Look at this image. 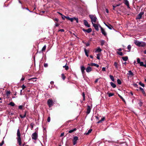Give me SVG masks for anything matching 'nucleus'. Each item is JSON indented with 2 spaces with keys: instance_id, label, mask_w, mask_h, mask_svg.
I'll use <instances>...</instances> for the list:
<instances>
[{
  "instance_id": "obj_60",
  "label": "nucleus",
  "mask_w": 146,
  "mask_h": 146,
  "mask_svg": "<svg viewBox=\"0 0 146 146\" xmlns=\"http://www.w3.org/2000/svg\"><path fill=\"white\" fill-rule=\"evenodd\" d=\"M64 30H63V29H60V30L59 31H61V32H64Z\"/></svg>"
},
{
  "instance_id": "obj_26",
  "label": "nucleus",
  "mask_w": 146,
  "mask_h": 146,
  "mask_svg": "<svg viewBox=\"0 0 146 146\" xmlns=\"http://www.w3.org/2000/svg\"><path fill=\"white\" fill-rule=\"evenodd\" d=\"M76 129L75 128H74L72 130H69L68 131V133H71L73 132L76 131Z\"/></svg>"
},
{
  "instance_id": "obj_7",
  "label": "nucleus",
  "mask_w": 146,
  "mask_h": 146,
  "mask_svg": "<svg viewBox=\"0 0 146 146\" xmlns=\"http://www.w3.org/2000/svg\"><path fill=\"white\" fill-rule=\"evenodd\" d=\"M144 12H141L140 13L137 15L136 17L137 19H140L142 17V15L144 14Z\"/></svg>"
},
{
  "instance_id": "obj_27",
  "label": "nucleus",
  "mask_w": 146,
  "mask_h": 146,
  "mask_svg": "<svg viewBox=\"0 0 146 146\" xmlns=\"http://www.w3.org/2000/svg\"><path fill=\"white\" fill-rule=\"evenodd\" d=\"M110 79L112 81L114 82V78L113 76L110 75Z\"/></svg>"
},
{
  "instance_id": "obj_52",
  "label": "nucleus",
  "mask_w": 146,
  "mask_h": 146,
  "mask_svg": "<svg viewBox=\"0 0 146 146\" xmlns=\"http://www.w3.org/2000/svg\"><path fill=\"white\" fill-rule=\"evenodd\" d=\"M85 44L87 46H89L90 45V44L89 43H85Z\"/></svg>"
},
{
  "instance_id": "obj_33",
  "label": "nucleus",
  "mask_w": 146,
  "mask_h": 146,
  "mask_svg": "<svg viewBox=\"0 0 146 146\" xmlns=\"http://www.w3.org/2000/svg\"><path fill=\"white\" fill-rule=\"evenodd\" d=\"M9 105H11L12 106H14L15 105L14 103L12 102H10V103L9 104Z\"/></svg>"
},
{
  "instance_id": "obj_12",
  "label": "nucleus",
  "mask_w": 146,
  "mask_h": 146,
  "mask_svg": "<svg viewBox=\"0 0 146 146\" xmlns=\"http://www.w3.org/2000/svg\"><path fill=\"white\" fill-rule=\"evenodd\" d=\"M83 21L84 25H85V26H86L88 27H90V25L88 24V22L86 20H84Z\"/></svg>"
},
{
  "instance_id": "obj_4",
  "label": "nucleus",
  "mask_w": 146,
  "mask_h": 146,
  "mask_svg": "<svg viewBox=\"0 0 146 146\" xmlns=\"http://www.w3.org/2000/svg\"><path fill=\"white\" fill-rule=\"evenodd\" d=\"M92 24L93 25V26L95 28V30L97 31H98L99 30V27L100 28V26H101L99 24L97 23V24L94 23Z\"/></svg>"
},
{
  "instance_id": "obj_20",
  "label": "nucleus",
  "mask_w": 146,
  "mask_h": 146,
  "mask_svg": "<svg viewBox=\"0 0 146 146\" xmlns=\"http://www.w3.org/2000/svg\"><path fill=\"white\" fill-rule=\"evenodd\" d=\"M140 42V41H139L137 40H135L134 41V43L136 45L138 46L139 45V44Z\"/></svg>"
},
{
  "instance_id": "obj_3",
  "label": "nucleus",
  "mask_w": 146,
  "mask_h": 146,
  "mask_svg": "<svg viewBox=\"0 0 146 146\" xmlns=\"http://www.w3.org/2000/svg\"><path fill=\"white\" fill-rule=\"evenodd\" d=\"M32 137L33 139L36 140L38 137V134L36 132L33 133L32 135Z\"/></svg>"
},
{
  "instance_id": "obj_22",
  "label": "nucleus",
  "mask_w": 146,
  "mask_h": 146,
  "mask_svg": "<svg viewBox=\"0 0 146 146\" xmlns=\"http://www.w3.org/2000/svg\"><path fill=\"white\" fill-rule=\"evenodd\" d=\"M84 52L86 55L87 57L88 56V53H89V51L87 50L86 48L84 49Z\"/></svg>"
},
{
  "instance_id": "obj_24",
  "label": "nucleus",
  "mask_w": 146,
  "mask_h": 146,
  "mask_svg": "<svg viewBox=\"0 0 146 146\" xmlns=\"http://www.w3.org/2000/svg\"><path fill=\"white\" fill-rule=\"evenodd\" d=\"M111 86L113 88H115L116 87V86L115 84L112 82L110 83Z\"/></svg>"
},
{
  "instance_id": "obj_18",
  "label": "nucleus",
  "mask_w": 146,
  "mask_h": 146,
  "mask_svg": "<svg viewBox=\"0 0 146 146\" xmlns=\"http://www.w3.org/2000/svg\"><path fill=\"white\" fill-rule=\"evenodd\" d=\"M27 113V111H25V112L24 114L23 115H20V117L22 118H23L25 117H26V115Z\"/></svg>"
},
{
  "instance_id": "obj_2",
  "label": "nucleus",
  "mask_w": 146,
  "mask_h": 146,
  "mask_svg": "<svg viewBox=\"0 0 146 146\" xmlns=\"http://www.w3.org/2000/svg\"><path fill=\"white\" fill-rule=\"evenodd\" d=\"M89 17L91 19V21L92 24L96 23L97 22V18L96 16L90 15H89Z\"/></svg>"
},
{
  "instance_id": "obj_38",
  "label": "nucleus",
  "mask_w": 146,
  "mask_h": 146,
  "mask_svg": "<svg viewBox=\"0 0 146 146\" xmlns=\"http://www.w3.org/2000/svg\"><path fill=\"white\" fill-rule=\"evenodd\" d=\"M10 94V92L9 91H7L6 92V94L7 96H9Z\"/></svg>"
},
{
  "instance_id": "obj_30",
  "label": "nucleus",
  "mask_w": 146,
  "mask_h": 146,
  "mask_svg": "<svg viewBox=\"0 0 146 146\" xmlns=\"http://www.w3.org/2000/svg\"><path fill=\"white\" fill-rule=\"evenodd\" d=\"M114 65L115 67V68L117 69L118 68L117 64L116 62H115L114 63Z\"/></svg>"
},
{
  "instance_id": "obj_46",
  "label": "nucleus",
  "mask_w": 146,
  "mask_h": 146,
  "mask_svg": "<svg viewBox=\"0 0 146 146\" xmlns=\"http://www.w3.org/2000/svg\"><path fill=\"white\" fill-rule=\"evenodd\" d=\"M4 143V141L3 140L1 143H0V146H2Z\"/></svg>"
},
{
  "instance_id": "obj_8",
  "label": "nucleus",
  "mask_w": 146,
  "mask_h": 146,
  "mask_svg": "<svg viewBox=\"0 0 146 146\" xmlns=\"http://www.w3.org/2000/svg\"><path fill=\"white\" fill-rule=\"evenodd\" d=\"M127 75H128V77H131L133 76L134 74L131 70L128 71V73H127Z\"/></svg>"
},
{
  "instance_id": "obj_21",
  "label": "nucleus",
  "mask_w": 146,
  "mask_h": 146,
  "mask_svg": "<svg viewBox=\"0 0 146 146\" xmlns=\"http://www.w3.org/2000/svg\"><path fill=\"white\" fill-rule=\"evenodd\" d=\"M102 51V49L100 48V47H98L96 49V51H95V52H100Z\"/></svg>"
},
{
  "instance_id": "obj_31",
  "label": "nucleus",
  "mask_w": 146,
  "mask_h": 146,
  "mask_svg": "<svg viewBox=\"0 0 146 146\" xmlns=\"http://www.w3.org/2000/svg\"><path fill=\"white\" fill-rule=\"evenodd\" d=\"M36 78H31L29 79V80L30 81L31 80H32L33 81H36Z\"/></svg>"
},
{
  "instance_id": "obj_40",
  "label": "nucleus",
  "mask_w": 146,
  "mask_h": 146,
  "mask_svg": "<svg viewBox=\"0 0 146 146\" xmlns=\"http://www.w3.org/2000/svg\"><path fill=\"white\" fill-rule=\"evenodd\" d=\"M92 131V129H90L89 130H88V132L87 133H86V135L88 134L89 133H90Z\"/></svg>"
},
{
  "instance_id": "obj_1",
  "label": "nucleus",
  "mask_w": 146,
  "mask_h": 146,
  "mask_svg": "<svg viewBox=\"0 0 146 146\" xmlns=\"http://www.w3.org/2000/svg\"><path fill=\"white\" fill-rule=\"evenodd\" d=\"M17 142L19 143V145H21V133L19 129H18L17 131Z\"/></svg>"
},
{
  "instance_id": "obj_37",
  "label": "nucleus",
  "mask_w": 146,
  "mask_h": 146,
  "mask_svg": "<svg viewBox=\"0 0 146 146\" xmlns=\"http://www.w3.org/2000/svg\"><path fill=\"white\" fill-rule=\"evenodd\" d=\"M127 48L129 50V52L131 48V46L130 45H129L127 46Z\"/></svg>"
},
{
  "instance_id": "obj_62",
  "label": "nucleus",
  "mask_w": 146,
  "mask_h": 146,
  "mask_svg": "<svg viewBox=\"0 0 146 146\" xmlns=\"http://www.w3.org/2000/svg\"><path fill=\"white\" fill-rule=\"evenodd\" d=\"M25 80V78H24L22 77L21 79V81H23Z\"/></svg>"
},
{
  "instance_id": "obj_35",
  "label": "nucleus",
  "mask_w": 146,
  "mask_h": 146,
  "mask_svg": "<svg viewBox=\"0 0 146 146\" xmlns=\"http://www.w3.org/2000/svg\"><path fill=\"white\" fill-rule=\"evenodd\" d=\"M63 67L64 68H65V70H68V66H67L66 65H65V66H63Z\"/></svg>"
},
{
  "instance_id": "obj_25",
  "label": "nucleus",
  "mask_w": 146,
  "mask_h": 146,
  "mask_svg": "<svg viewBox=\"0 0 146 146\" xmlns=\"http://www.w3.org/2000/svg\"><path fill=\"white\" fill-rule=\"evenodd\" d=\"M123 60L124 61H126L128 59V57L126 56L125 57H123L122 58Z\"/></svg>"
},
{
  "instance_id": "obj_9",
  "label": "nucleus",
  "mask_w": 146,
  "mask_h": 146,
  "mask_svg": "<svg viewBox=\"0 0 146 146\" xmlns=\"http://www.w3.org/2000/svg\"><path fill=\"white\" fill-rule=\"evenodd\" d=\"M74 20L76 21V22L77 23H78V18H75V17L70 18V21L71 22H72Z\"/></svg>"
},
{
  "instance_id": "obj_47",
  "label": "nucleus",
  "mask_w": 146,
  "mask_h": 146,
  "mask_svg": "<svg viewBox=\"0 0 146 146\" xmlns=\"http://www.w3.org/2000/svg\"><path fill=\"white\" fill-rule=\"evenodd\" d=\"M137 62L138 63H139L141 62L140 59L139 58H137Z\"/></svg>"
},
{
  "instance_id": "obj_15",
  "label": "nucleus",
  "mask_w": 146,
  "mask_h": 146,
  "mask_svg": "<svg viewBox=\"0 0 146 146\" xmlns=\"http://www.w3.org/2000/svg\"><path fill=\"white\" fill-rule=\"evenodd\" d=\"M81 72L83 74L84 73V70L85 69V68L84 67V66H82L81 67Z\"/></svg>"
},
{
  "instance_id": "obj_23",
  "label": "nucleus",
  "mask_w": 146,
  "mask_h": 146,
  "mask_svg": "<svg viewBox=\"0 0 146 146\" xmlns=\"http://www.w3.org/2000/svg\"><path fill=\"white\" fill-rule=\"evenodd\" d=\"M125 4L127 6L128 8L129 7V4L128 1L127 0H125Z\"/></svg>"
},
{
  "instance_id": "obj_48",
  "label": "nucleus",
  "mask_w": 146,
  "mask_h": 146,
  "mask_svg": "<svg viewBox=\"0 0 146 146\" xmlns=\"http://www.w3.org/2000/svg\"><path fill=\"white\" fill-rule=\"evenodd\" d=\"M50 117H49L47 119V121L48 122H50Z\"/></svg>"
},
{
  "instance_id": "obj_44",
  "label": "nucleus",
  "mask_w": 146,
  "mask_h": 146,
  "mask_svg": "<svg viewBox=\"0 0 146 146\" xmlns=\"http://www.w3.org/2000/svg\"><path fill=\"white\" fill-rule=\"evenodd\" d=\"M100 54H98L97 55V58L98 60H99L100 59Z\"/></svg>"
},
{
  "instance_id": "obj_59",
  "label": "nucleus",
  "mask_w": 146,
  "mask_h": 146,
  "mask_svg": "<svg viewBox=\"0 0 146 146\" xmlns=\"http://www.w3.org/2000/svg\"><path fill=\"white\" fill-rule=\"evenodd\" d=\"M54 21H58V19L57 18H55L54 19Z\"/></svg>"
},
{
  "instance_id": "obj_39",
  "label": "nucleus",
  "mask_w": 146,
  "mask_h": 146,
  "mask_svg": "<svg viewBox=\"0 0 146 146\" xmlns=\"http://www.w3.org/2000/svg\"><path fill=\"white\" fill-rule=\"evenodd\" d=\"M46 45H44V46L43 47V48L42 49V51H43L44 50H45L46 48Z\"/></svg>"
},
{
  "instance_id": "obj_5",
  "label": "nucleus",
  "mask_w": 146,
  "mask_h": 146,
  "mask_svg": "<svg viewBox=\"0 0 146 146\" xmlns=\"http://www.w3.org/2000/svg\"><path fill=\"white\" fill-rule=\"evenodd\" d=\"M47 103L49 107H51L53 105V101L51 99L48 100L47 101Z\"/></svg>"
},
{
  "instance_id": "obj_28",
  "label": "nucleus",
  "mask_w": 146,
  "mask_h": 146,
  "mask_svg": "<svg viewBox=\"0 0 146 146\" xmlns=\"http://www.w3.org/2000/svg\"><path fill=\"white\" fill-rule=\"evenodd\" d=\"M139 89L141 90L142 93L143 94H144V95L145 94V92L143 88H142L141 87H140Z\"/></svg>"
},
{
  "instance_id": "obj_58",
  "label": "nucleus",
  "mask_w": 146,
  "mask_h": 146,
  "mask_svg": "<svg viewBox=\"0 0 146 146\" xmlns=\"http://www.w3.org/2000/svg\"><path fill=\"white\" fill-rule=\"evenodd\" d=\"M98 80H99V79L98 78V79H97L95 81V83H96L98 81Z\"/></svg>"
},
{
  "instance_id": "obj_19",
  "label": "nucleus",
  "mask_w": 146,
  "mask_h": 146,
  "mask_svg": "<svg viewBox=\"0 0 146 146\" xmlns=\"http://www.w3.org/2000/svg\"><path fill=\"white\" fill-rule=\"evenodd\" d=\"M90 65L91 66H94L97 67H98L99 66V65L98 64L93 63H90Z\"/></svg>"
},
{
  "instance_id": "obj_14",
  "label": "nucleus",
  "mask_w": 146,
  "mask_h": 146,
  "mask_svg": "<svg viewBox=\"0 0 146 146\" xmlns=\"http://www.w3.org/2000/svg\"><path fill=\"white\" fill-rule=\"evenodd\" d=\"M91 108L90 106H88L86 111V113H87V114H89L90 113L91 111Z\"/></svg>"
},
{
  "instance_id": "obj_50",
  "label": "nucleus",
  "mask_w": 146,
  "mask_h": 146,
  "mask_svg": "<svg viewBox=\"0 0 146 146\" xmlns=\"http://www.w3.org/2000/svg\"><path fill=\"white\" fill-rule=\"evenodd\" d=\"M23 107L22 106H19V108L20 109H22Z\"/></svg>"
},
{
  "instance_id": "obj_13",
  "label": "nucleus",
  "mask_w": 146,
  "mask_h": 146,
  "mask_svg": "<svg viewBox=\"0 0 146 146\" xmlns=\"http://www.w3.org/2000/svg\"><path fill=\"white\" fill-rule=\"evenodd\" d=\"M83 31H84L85 32H86L87 33H89L92 31V29L91 28H89L87 30H85L84 29H83Z\"/></svg>"
},
{
  "instance_id": "obj_53",
  "label": "nucleus",
  "mask_w": 146,
  "mask_h": 146,
  "mask_svg": "<svg viewBox=\"0 0 146 146\" xmlns=\"http://www.w3.org/2000/svg\"><path fill=\"white\" fill-rule=\"evenodd\" d=\"M23 89H24L25 88L26 86L24 85H23L22 86Z\"/></svg>"
},
{
  "instance_id": "obj_63",
  "label": "nucleus",
  "mask_w": 146,
  "mask_h": 146,
  "mask_svg": "<svg viewBox=\"0 0 146 146\" xmlns=\"http://www.w3.org/2000/svg\"><path fill=\"white\" fill-rule=\"evenodd\" d=\"M102 122V121L100 120V121H99L98 122H97V123H100Z\"/></svg>"
},
{
  "instance_id": "obj_36",
  "label": "nucleus",
  "mask_w": 146,
  "mask_h": 146,
  "mask_svg": "<svg viewBox=\"0 0 146 146\" xmlns=\"http://www.w3.org/2000/svg\"><path fill=\"white\" fill-rule=\"evenodd\" d=\"M117 83L119 84H120L121 83V81L119 79H118L117 80Z\"/></svg>"
},
{
  "instance_id": "obj_61",
  "label": "nucleus",
  "mask_w": 146,
  "mask_h": 146,
  "mask_svg": "<svg viewBox=\"0 0 146 146\" xmlns=\"http://www.w3.org/2000/svg\"><path fill=\"white\" fill-rule=\"evenodd\" d=\"M64 135V133H62L61 134L60 136V137H62V136H63Z\"/></svg>"
},
{
  "instance_id": "obj_64",
  "label": "nucleus",
  "mask_w": 146,
  "mask_h": 146,
  "mask_svg": "<svg viewBox=\"0 0 146 146\" xmlns=\"http://www.w3.org/2000/svg\"><path fill=\"white\" fill-rule=\"evenodd\" d=\"M55 25L56 27H58V26L59 25L58 24H57V23H55Z\"/></svg>"
},
{
  "instance_id": "obj_6",
  "label": "nucleus",
  "mask_w": 146,
  "mask_h": 146,
  "mask_svg": "<svg viewBox=\"0 0 146 146\" xmlns=\"http://www.w3.org/2000/svg\"><path fill=\"white\" fill-rule=\"evenodd\" d=\"M78 140V137L76 136H74L73 139V143L74 145H76L77 143V141Z\"/></svg>"
},
{
  "instance_id": "obj_16",
  "label": "nucleus",
  "mask_w": 146,
  "mask_h": 146,
  "mask_svg": "<svg viewBox=\"0 0 146 146\" xmlns=\"http://www.w3.org/2000/svg\"><path fill=\"white\" fill-rule=\"evenodd\" d=\"M87 72H89L92 71V68L90 66L88 67L86 69Z\"/></svg>"
},
{
  "instance_id": "obj_32",
  "label": "nucleus",
  "mask_w": 146,
  "mask_h": 146,
  "mask_svg": "<svg viewBox=\"0 0 146 146\" xmlns=\"http://www.w3.org/2000/svg\"><path fill=\"white\" fill-rule=\"evenodd\" d=\"M108 96L109 97H110L111 96H112L114 95V94L113 93H108Z\"/></svg>"
},
{
  "instance_id": "obj_11",
  "label": "nucleus",
  "mask_w": 146,
  "mask_h": 146,
  "mask_svg": "<svg viewBox=\"0 0 146 146\" xmlns=\"http://www.w3.org/2000/svg\"><path fill=\"white\" fill-rule=\"evenodd\" d=\"M100 28L101 29V32L105 36H106L107 35V33H106L105 30L101 26H100Z\"/></svg>"
},
{
  "instance_id": "obj_17",
  "label": "nucleus",
  "mask_w": 146,
  "mask_h": 146,
  "mask_svg": "<svg viewBox=\"0 0 146 146\" xmlns=\"http://www.w3.org/2000/svg\"><path fill=\"white\" fill-rule=\"evenodd\" d=\"M111 30L113 28V27L111 25L109 24L108 25L106 24L105 23H104Z\"/></svg>"
},
{
  "instance_id": "obj_57",
  "label": "nucleus",
  "mask_w": 146,
  "mask_h": 146,
  "mask_svg": "<svg viewBox=\"0 0 146 146\" xmlns=\"http://www.w3.org/2000/svg\"><path fill=\"white\" fill-rule=\"evenodd\" d=\"M65 16L64 15H63V16H62V18L63 20H64V19H65L64 18H65Z\"/></svg>"
},
{
  "instance_id": "obj_54",
  "label": "nucleus",
  "mask_w": 146,
  "mask_h": 146,
  "mask_svg": "<svg viewBox=\"0 0 146 146\" xmlns=\"http://www.w3.org/2000/svg\"><path fill=\"white\" fill-rule=\"evenodd\" d=\"M102 70L104 71H106V68L105 67L102 68Z\"/></svg>"
},
{
  "instance_id": "obj_45",
  "label": "nucleus",
  "mask_w": 146,
  "mask_h": 146,
  "mask_svg": "<svg viewBox=\"0 0 146 146\" xmlns=\"http://www.w3.org/2000/svg\"><path fill=\"white\" fill-rule=\"evenodd\" d=\"M139 84L143 87H144L145 86L144 84H143L141 82H140L139 83Z\"/></svg>"
},
{
  "instance_id": "obj_49",
  "label": "nucleus",
  "mask_w": 146,
  "mask_h": 146,
  "mask_svg": "<svg viewBox=\"0 0 146 146\" xmlns=\"http://www.w3.org/2000/svg\"><path fill=\"white\" fill-rule=\"evenodd\" d=\"M65 18L70 20V18L68 16H66L65 17Z\"/></svg>"
},
{
  "instance_id": "obj_56",
  "label": "nucleus",
  "mask_w": 146,
  "mask_h": 146,
  "mask_svg": "<svg viewBox=\"0 0 146 146\" xmlns=\"http://www.w3.org/2000/svg\"><path fill=\"white\" fill-rule=\"evenodd\" d=\"M118 96L120 97V98H121V99H123V98L120 95H119V94H118Z\"/></svg>"
},
{
  "instance_id": "obj_41",
  "label": "nucleus",
  "mask_w": 146,
  "mask_h": 146,
  "mask_svg": "<svg viewBox=\"0 0 146 146\" xmlns=\"http://www.w3.org/2000/svg\"><path fill=\"white\" fill-rule=\"evenodd\" d=\"M62 77V79L64 80L65 78V77L64 76V74H61Z\"/></svg>"
},
{
  "instance_id": "obj_51",
  "label": "nucleus",
  "mask_w": 146,
  "mask_h": 146,
  "mask_svg": "<svg viewBox=\"0 0 146 146\" xmlns=\"http://www.w3.org/2000/svg\"><path fill=\"white\" fill-rule=\"evenodd\" d=\"M48 66V64L47 63L44 64V66L45 67H47Z\"/></svg>"
},
{
  "instance_id": "obj_10",
  "label": "nucleus",
  "mask_w": 146,
  "mask_h": 146,
  "mask_svg": "<svg viewBox=\"0 0 146 146\" xmlns=\"http://www.w3.org/2000/svg\"><path fill=\"white\" fill-rule=\"evenodd\" d=\"M146 45V44L143 41H140L139 46L144 47Z\"/></svg>"
},
{
  "instance_id": "obj_29",
  "label": "nucleus",
  "mask_w": 146,
  "mask_h": 146,
  "mask_svg": "<svg viewBox=\"0 0 146 146\" xmlns=\"http://www.w3.org/2000/svg\"><path fill=\"white\" fill-rule=\"evenodd\" d=\"M101 44V46H103L105 43V41L104 40H102L100 41Z\"/></svg>"
},
{
  "instance_id": "obj_42",
  "label": "nucleus",
  "mask_w": 146,
  "mask_h": 146,
  "mask_svg": "<svg viewBox=\"0 0 146 146\" xmlns=\"http://www.w3.org/2000/svg\"><path fill=\"white\" fill-rule=\"evenodd\" d=\"M34 124L33 123H32L31 124V129L32 130L33 127L34 126Z\"/></svg>"
},
{
  "instance_id": "obj_34",
  "label": "nucleus",
  "mask_w": 146,
  "mask_h": 146,
  "mask_svg": "<svg viewBox=\"0 0 146 146\" xmlns=\"http://www.w3.org/2000/svg\"><path fill=\"white\" fill-rule=\"evenodd\" d=\"M117 54H118L120 56H123V55L122 52H121L117 51Z\"/></svg>"
},
{
  "instance_id": "obj_55",
  "label": "nucleus",
  "mask_w": 146,
  "mask_h": 146,
  "mask_svg": "<svg viewBox=\"0 0 146 146\" xmlns=\"http://www.w3.org/2000/svg\"><path fill=\"white\" fill-rule=\"evenodd\" d=\"M105 117H103V118H102L101 119V121H104V120H105Z\"/></svg>"
},
{
  "instance_id": "obj_43",
  "label": "nucleus",
  "mask_w": 146,
  "mask_h": 146,
  "mask_svg": "<svg viewBox=\"0 0 146 146\" xmlns=\"http://www.w3.org/2000/svg\"><path fill=\"white\" fill-rule=\"evenodd\" d=\"M139 64H140V65L141 66H144V64H143V63L142 62H141Z\"/></svg>"
}]
</instances>
